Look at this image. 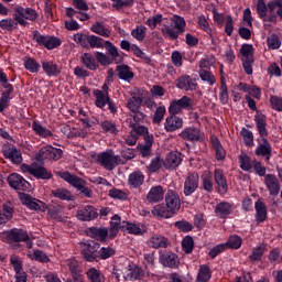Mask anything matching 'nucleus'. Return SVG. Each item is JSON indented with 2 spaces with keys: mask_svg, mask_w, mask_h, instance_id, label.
Masks as SVG:
<instances>
[{
  "mask_svg": "<svg viewBox=\"0 0 282 282\" xmlns=\"http://www.w3.org/2000/svg\"><path fill=\"white\" fill-rule=\"evenodd\" d=\"M256 128L260 135V139H257L258 147L254 151L257 158H264V162L270 164V159L272 158V144L268 140L270 132L268 131V120L265 115L257 112L254 118Z\"/></svg>",
  "mask_w": 282,
  "mask_h": 282,
  "instance_id": "1",
  "label": "nucleus"
},
{
  "mask_svg": "<svg viewBox=\"0 0 282 282\" xmlns=\"http://www.w3.org/2000/svg\"><path fill=\"white\" fill-rule=\"evenodd\" d=\"M58 175L61 180H64V182H67L69 186H73V188H75L79 195H83V197H87L88 199L94 197V191L87 186V181L80 178V176L72 174L67 171L59 172Z\"/></svg>",
  "mask_w": 282,
  "mask_h": 282,
  "instance_id": "2",
  "label": "nucleus"
},
{
  "mask_svg": "<svg viewBox=\"0 0 282 282\" xmlns=\"http://www.w3.org/2000/svg\"><path fill=\"white\" fill-rule=\"evenodd\" d=\"M73 41L84 50H105V40L98 35H87L85 33H75Z\"/></svg>",
  "mask_w": 282,
  "mask_h": 282,
  "instance_id": "3",
  "label": "nucleus"
},
{
  "mask_svg": "<svg viewBox=\"0 0 282 282\" xmlns=\"http://www.w3.org/2000/svg\"><path fill=\"white\" fill-rule=\"evenodd\" d=\"M13 19L19 25H22V28H28V25H30V22L28 21H36V19H39V13L30 7L24 8L17 6L13 8Z\"/></svg>",
  "mask_w": 282,
  "mask_h": 282,
  "instance_id": "4",
  "label": "nucleus"
},
{
  "mask_svg": "<svg viewBox=\"0 0 282 282\" xmlns=\"http://www.w3.org/2000/svg\"><path fill=\"white\" fill-rule=\"evenodd\" d=\"M32 40L40 45V47H45V50H56L63 45V41L50 34H41L37 30L32 31Z\"/></svg>",
  "mask_w": 282,
  "mask_h": 282,
  "instance_id": "5",
  "label": "nucleus"
},
{
  "mask_svg": "<svg viewBox=\"0 0 282 282\" xmlns=\"http://www.w3.org/2000/svg\"><path fill=\"white\" fill-rule=\"evenodd\" d=\"M185 32L186 20L180 15H176L174 19V29L170 25H166L164 29H162V33L165 35V39H169V41H177V39H180V36H182V34Z\"/></svg>",
  "mask_w": 282,
  "mask_h": 282,
  "instance_id": "6",
  "label": "nucleus"
},
{
  "mask_svg": "<svg viewBox=\"0 0 282 282\" xmlns=\"http://www.w3.org/2000/svg\"><path fill=\"white\" fill-rule=\"evenodd\" d=\"M61 158H63V150L53 145H45L35 154L36 162H45V160L58 162Z\"/></svg>",
  "mask_w": 282,
  "mask_h": 282,
  "instance_id": "7",
  "label": "nucleus"
},
{
  "mask_svg": "<svg viewBox=\"0 0 282 282\" xmlns=\"http://www.w3.org/2000/svg\"><path fill=\"white\" fill-rule=\"evenodd\" d=\"M97 160L107 171H113L117 164H120L121 162L120 155H115L113 150H106L105 152L99 153Z\"/></svg>",
  "mask_w": 282,
  "mask_h": 282,
  "instance_id": "8",
  "label": "nucleus"
},
{
  "mask_svg": "<svg viewBox=\"0 0 282 282\" xmlns=\"http://www.w3.org/2000/svg\"><path fill=\"white\" fill-rule=\"evenodd\" d=\"M199 188V174L193 172L187 174L183 185V195L184 197H193L195 192Z\"/></svg>",
  "mask_w": 282,
  "mask_h": 282,
  "instance_id": "9",
  "label": "nucleus"
},
{
  "mask_svg": "<svg viewBox=\"0 0 282 282\" xmlns=\"http://www.w3.org/2000/svg\"><path fill=\"white\" fill-rule=\"evenodd\" d=\"M174 85L176 89H181L182 91H197V78L191 77V75H181L174 80Z\"/></svg>",
  "mask_w": 282,
  "mask_h": 282,
  "instance_id": "10",
  "label": "nucleus"
},
{
  "mask_svg": "<svg viewBox=\"0 0 282 282\" xmlns=\"http://www.w3.org/2000/svg\"><path fill=\"white\" fill-rule=\"evenodd\" d=\"M7 182L13 191H30L32 188V184L28 182L21 174L11 173L7 177Z\"/></svg>",
  "mask_w": 282,
  "mask_h": 282,
  "instance_id": "11",
  "label": "nucleus"
},
{
  "mask_svg": "<svg viewBox=\"0 0 282 282\" xmlns=\"http://www.w3.org/2000/svg\"><path fill=\"white\" fill-rule=\"evenodd\" d=\"M84 248L82 249V256L85 261L89 263H94V261H98V250H100V243L91 240L88 242H83Z\"/></svg>",
  "mask_w": 282,
  "mask_h": 282,
  "instance_id": "12",
  "label": "nucleus"
},
{
  "mask_svg": "<svg viewBox=\"0 0 282 282\" xmlns=\"http://www.w3.org/2000/svg\"><path fill=\"white\" fill-rule=\"evenodd\" d=\"M182 109L187 111L193 110V99L188 96H183L181 99H174L169 107V113H181Z\"/></svg>",
  "mask_w": 282,
  "mask_h": 282,
  "instance_id": "13",
  "label": "nucleus"
},
{
  "mask_svg": "<svg viewBox=\"0 0 282 282\" xmlns=\"http://www.w3.org/2000/svg\"><path fill=\"white\" fill-rule=\"evenodd\" d=\"M178 135L182 140L187 142H199L204 140V132L196 127H187L181 131Z\"/></svg>",
  "mask_w": 282,
  "mask_h": 282,
  "instance_id": "14",
  "label": "nucleus"
},
{
  "mask_svg": "<svg viewBox=\"0 0 282 282\" xmlns=\"http://www.w3.org/2000/svg\"><path fill=\"white\" fill-rule=\"evenodd\" d=\"M159 261L164 268H171V270L180 268V258L171 251L161 252Z\"/></svg>",
  "mask_w": 282,
  "mask_h": 282,
  "instance_id": "15",
  "label": "nucleus"
},
{
  "mask_svg": "<svg viewBox=\"0 0 282 282\" xmlns=\"http://www.w3.org/2000/svg\"><path fill=\"white\" fill-rule=\"evenodd\" d=\"M184 127V119L177 113H170L169 117H166L164 122V129L166 133H173V131H177V129H182Z\"/></svg>",
  "mask_w": 282,
  "mask_h": 282,
  "instance_id": "16",
  "label": "nucleus"
},
{
  "mask_svg": "<svg viewBox=\"0 0 282 282\" xmlns=\"http://www.w3.org/2000/svg\"><path fill=\"white\" fill-rule=\"evenodd\" d=\"M144 276V270L140 268L138 264L131 263L127 267L123 279L124 281H142Z\"/></svg>",
  "mask_w": 282,
  "mask_h": 282,
  "instance_id": "17",
  "label": "nucleus"
},
{
  "mask_svg": "<svg viewBox=\"0 0 282 282\" xmlns=\"http://www.w3.org/2000/svg\"><path fill=\"white\" fill-rule=\"evenodd\" d=\"M86 235L87 237H90V239H95V241L105 243L109 237V229L106 227H88L86 229Z\"/></svg>",
  "mask_w": 282,
  "mask_h": 282,
  "instance_id": "18",
  "label": "nucleus"
},
{
  "mask_svg": "<svg viewBox=\"0 0 282 282\" xmlns=\"http://www.w3.org/2000/svg\"><path fill=\"white\" fill-rule=\"evenodd\" d=\"M76 217L79 221H94V219H98V209L91 205H86L77 210Z\"/></svg>",
  "mask_w": 282,
  "mask_h": 282,
  "instance_id": "19",
  "label": "nucleus"
},
{
  "mask_svg": "<svg viewBox=\"0 0 282 282\" xmlns=\"http://www.w3.org/2000/svg\"><path fill=\"white\" fill-rule=\"evenodd\" d=\"M214 180L217 185V193L219 195L228 194V180L226 178V174H224V170L216 169L214 171Z\"/></svg>",
  "mask_w": 282,
  "mask_h": 282,
  "instance_id": "20",
  "label": "nucleus"
},
{
  "mask_svg": "<svg viewBox=\"0 0 282 282\" xmlns=\"http://www.w3.org/2000/svg\"><path fill=\"white\" fill-rule=\"evenodd\" d=\"M165 206L175 215L182 206L180 195L173 189H169L165 195Z\"/></svg>",
  "mask_w": 282,
  "mask_h": 282,
  "instance_id": "21",
  "label": "nucleus"
},
{
  "mask_svg": "<svg viewBox=\"0 0 282 282\" xmlns=\"http://www.w3.org/2000/svg\"><path fill=\"white\" fill-rule=\"evenodd\" d=\"M184 159L182 158V152L180 151H172L166 155V159L164 161V167L167 171H175L182 164V161Z\"/></svg>",
  "mask_w": 282,
  "mask_h": 282,
  "instance_id": "22",
  "label": "nucleus"
},
{
  "mask_svg": "<svg viewBox=\"0 0 282 282\" xmlns=\"http://www.w3.org/2000/svg\"><path fill=\"white\" fill-rule=\"evenodd\" d=\"M264 185L272 197H276L281 193V182L274 174H267L264 178Z\"/></svg>",
  "mask_w": 282,
  "mask_h": 282,
  "instance_id": "23",
  "label": "nucleus"
},
{
  "mask_svg": "<svg viewBox=\"0 0 282 282\" xmlns=\"http://www.w3.org/2000/svg\"><path fill=\"white\" fill-rule=\"evenodd\" d=\"M7 239L11 243H21L23 241H28L30 239V235L24 229L12 228L7 232Z\"/></svg>",
  "mask_w": 282,
  "mask_h": 282,
  "instance_id": "24",
  "label": "nucleus"
},
{
  "mask_svg": "<svg viewBox=\"0 0 282 282\" xmlns=\"http://www.w3.org/2000/svg\"><path fill=\"white\" fill-rule=\"evenodd\" d=\"M2 153L6 160H10L12 164H21L23 162V156L21 155V151L17 149V147H4L2 149Z\"/></svg>",
  "mask_w": 282,
  "mask_h": 282,
  "instance_id": "25",
  "label": "nucleus"
},
{
  "mask_svg": "<svg viewBox=\"0 0 282 282\" xmlns=\"http://www.w3.org/2000/svg\"><path fill=\"white\" fill-rule=\"evenodd\" d=\"M145 199L148 204H160L164 199V188L162 185L152 186L148 192Z\"/></svg>",
  "mask_w": 282,
  "mask_h": 282,
  "instance_id": "26",
  "label": "nucleus"
},
{
  "mask_svg": "<svg viewBox=\"0 0 282 282\" xmlns=\"http://www.w3.org/2000/svg\"><path fill=\"white\" fill-rule=\"evenodd\" d=\"M254 210H256V215H254L256 223L258 225L263 224V221L268 219V206H265V203L263 202V199L259 198L254 203Z\"/></svg>",
  "mask_w": 282,
  "mask_h": 282,
  "instance_id": "27",
  "label": "nucleus"
},
{
  "mask_svg": "<svg viewBox=\"0 0 282 282\" xmlns=\"http://www.w3.org/2000/svg\"><path fill=\"white\" fill-rule=\"evenodd\" d=\"M117 76L119 80H124L126 83H131L135 74L131 69V66L127 64H121L116 67Z\"/></svg>",
  "mask_w": 282,
  "mask_h": 282,
  "instance_id": "28",
  "label": "nucleus"
},
{
  "mask_svg": "<svg viewBox=\"0 0 282 282\" xmlns=\"http://www.w3.org/2000/svg\"><path fill=\"white\" fill-rule=\"evenodd\" d=\"M80 63L90 72H97V69H100V65L97 63L96 57L91 53H83L80 56Z\"/></svg>",
  "mask_w": 282,
  "mask_h": 282,
  "instance_id": "29",
  "label": "nucleus"
},
{
  "mask_svg": "<svg viewBox=\"0 0 282 282\" xmlns=\"http://www.w3.org/2000/svg\"><path fill=\"white\" fill-rule=\"evenodd\" d=\"M21 202L29 210H43L45 208L43 202L32 197L30 194H24Z\"/></svg>",
  "mask_w": 282,
  "mask_h": 282,
  "instance_id": "30",
  "label": "nucleus"
},
{
  "mask_svg": "<svg viewBox=\"0 0 282 282\" xmlns=\"http://www.w3.org/2000/svg\"><path fill=\"white\" fill-rule=\"evenodd\" d=\"M42 69L46 76L50 77H57L61 75V67L54 61H43L42 62Z\"/></svg>",
  "mask_w": 282,
  "mask_h": 282,
  "instance_id": "31",
  "label": "nucleus"
},
{
  "mask_svg": "<svg viewBox=\"0 0 282 282\" xmlns=\"http://www.w3.org/2000/svg\"><path fill=\"white\" fill-rule=\"evenodd\" d=\"M51 195L55 197L56 199H61L62 202H74L76 199V196L69 192V189L65 187H57L53 191H51Z\"/></svg>",
  "mask_w": 282,
  "mask_h": 282,
  "instance_id": "32",
  "label": "nucleus"
},
{
  "mask_svg": "<svg viewBox=\"0 0 282 282\" xmlns=\"http://www.w3.org/2000/svg\"><path fill=\"white\" fill-rule=\"evenodd\" d=\"M104 47L111 57V61H115L116 63H122V54L118 52V47L111 43V41H105L104 42Z\"/></svg>",
  "mask_w": 282,
  "mask_h": 282,
  "instance_id": "33",
  "label": "nucleus"
},
{
  "mask_svg": "<svg viewBox=\"0 0 282 282\" xmlns=\"http://www.w3.org/2000/svg\"><path fill=\"white\" fill-rule=\"evenodd\" d=\"M94 96L96 98L95 105L96 107H98V109H105V107L107 106V102L111 99L109 97L108 91H102L100 89H95Z\"/></svg>",
  "mask_w": 282,
  "mask_h": 282,
  "instance_id": "34",
  "label": "nucleus"
},
{
  "mask_svg": "<svg viewBox=\"0 0 282 282\" xmlns=\"http://www.w3.org/2000/svg\"><path fill=\"white\" fill-rule=\"evenodd\" d=\"M230 213H232V204L228 202H220L215 207V214L217 217H220V219H226Z\"/></svg>",
  "mask_w": 282,
  "mask_h": 282,
  "instance_id": "35",
  "label": "nucleus"
},
{
  "mask_svg": "<svg viewBox=\"0 0 282 282\" xmlns=\"http://www.w3.org/2000/svg\"><path fill=\"white\" fill-rule=\"evenodd\" d=\"M120 230L122 232H128V235H137V236L144 235V232H142V229L140 228V225L131 221H122L120 226Z\"/></svg>",
  "mask_w": 282,
  "mask_h": 282,
  "instance_id": "36",
  "label": "nucleus"
},
{
  "mask_svg": "<svg viewBox=\"0 0 282 282\" xmlns=\"http://www.w3.org/2000/svg\"><path fill=\"white\" fill-rule=\"evenodd\" d=\"M126 107L129 111L137 112L142 107V96L132 93L131 98H128L127 100Z\"/></svg>",
  "mask_w": 282,
  "mask_h": 282,
  "instance_id": "37",
  "label": "nucleus"
},
{
  "mask_svg": "<svg viewBox=\"0 0 282 282\" xmlns=\"http://www.w3.org/2000/svg\"><path fill=\"white\" fill-rule=\"evenodd\" d=\"M128 184L131 188H140L144 184V174L142 172H132L128 177Z\"/></svg>",
  "mask_w": 282,
  "mask_h": 282,
  "instance_id": "38",
  "label": "nucleus"
},
{
  "mask_svg": "<svg viewBox=\"0 0 282 282\" xmlns=\"http://www.w3.org/2000/svg\"><path fill=\"white\" fill-rule=\"evenodd\" d=\"M152 215H154V217H163L164 219H171V217H173V215H175L173 212H171L167 206L164 205H156L152 208L151 210Z\"/></svg>",
  "mask_w": 282,
  "mask_h": 282,
  "instance_id": "39",
  "label": "nucleus"
},
{
  "mask_svg": "<svg viewBox=\"0 0 282 282\" xmlns=\"http://www.w3.org/2000/svg\"><path fill=\"white\" fill-rule=\"evenodd\" d=\"M149 246L151 248H155L156 250L160 248H169V239L164 236L154 235L149 240Z\"/></svg>",
  "mask_w": 282,
  "mask_h": 282,
  "instance_id": "40",
  "label": "nucleus"
},
{
  "mask_svg": "<svg viewBox=\"0 0 282 282\" xmlns=\"http://www.w3.org/2000/svg\"><path fill=\"white\" fill-rule=\"evenodd\" d=\"M32 131H34L35 135H39L40 138H52V135H54L50 129L43 127L39 121L32 122Z\"/></svg>",
  "mask_w": 282,
  "mask_h": 282,
  "instance_id": "41",
  "label": "nucleus"
},
{
  "mask_svg": "<svg viewBox=\"0 0 282 282\" xmlns=\"http://www.w3.org/2000/svg\"><path fill=\"white\" fill-rule=\"evenodd\" d=\"M88 282H105L106 278L102 272L96 268H90L86 271Z\"/></svg>",
  "mask_w": 282,
  "mask_h": 282,
  "instance_id": "42",
  "label": "nucleus"
},
{
  "mask_svg": "<svg viewBox=\"0 0 282 282\" xmlns=\"http://www.w3.org/2000/svg\"><path fill=\"white\" fill-rule=\"evenodd\" d=\"M2 217L4 219V224L11 221L12 217H14V203L7 200L2 204Z\"/></svg>",
  "mask_w": 282,
  "mask_h": 282,
  "instance_id": "43",
  "label": "nucleus"
},
{
  "mask_svg": "<svg viewBox=\"0 0 282 282\" xmlns=\"http://www.w3.org/2000/svg\"><path fill=\"white\" fill-rule=\"evenodd\" d=\"M265 250L268 247L263 243L258 245L256 248L252 249L251 254L249 256V260L254 263L257 261H261L263 259V254H265Z\"/></svg>",
  "mask_w": 282,
  "mask_h": 282,
  "instance_id": "44",
  "label": "nucleus"
},
{
  "mask_svg": "<svg viewBox=\"0 0 282 282\" xmlns=\"http://www.w3.org/2000/svg\"><path fill=\"white\" fill-rule=\"evenodd\" d=\"M24 68L26 72H30L31 74H39L41 72V64L36 62L33 57H24Z\"/></svg>",
  "mask_w": 282,
  "mask_h": 282,
  "instance_id": "45",
  "label": "nucleus"
},
{
  "mask_svg": "<svg viewBox=\"0 0 282 282\" xmlns=\"http://www.w3.org/2000/svg\"><path fill=\"white\" fill-rule=\"evenodd\" d=\"M12 94H14V91L3 90L1 93L0 113H3L6 111V109H8V107H10V101L14 98V96H12Z\"/></svg>",
  "mask_w": 282,
  "mask_h": 282,
  "instance_id": "46",
  "label": "nucleus"
},
{
  "mask_svg": "<svg viewBox=\"0 0 282 282\" xmlns=\"http://www.w3.org/2000/svg\"><path fill=\"white\" fill-rule=\"evenodd\" d=\"M90 32H94V34H98L99 36H104V39H109V36H111V31L105 28L101 22H95L90 26Z\"/></svg>",
  "mask_w": 282,
  "mask_h": 282,
  "instance_id": "47",
  "label": "nucleus"
},
{
  "mask_svg": "<svg viewBox=\"0 0 282 282\" xmlns=\"http://www.w3.org/2000/svg\"><path fill=\"white\" fill-rule=\"evenodd\" d=\"M241 243H243V239L239 235L229 236L228 240L224 243L226 249L230 248L231 250H239L241 248Z\"/></svg>",
  "mask_w": 282,
  "mask_h": 282,
  "instance_id": "48",
  "label": "nucleus"
},
{
  "mask_svg": "<svg viewBox=\"0 0 282 282\" xmlns=\"http://www.w3.org/2000/svg\"><path fill=\"white\" fill-rule=\"evenodd\" d=\"M31 175L36 177V180H52L53 177L52 172H48L44 166L34 167V170L31 172Z\"/></svg>",
  "mask_w": 282,
  "mask_h": 282,
  "instance_id": "49",
  "label": "nucleus"
},
{
  "mask_svg": "<svg viewBox=\"0 0 282 282\" xmlns=\"http://www.w3.org/2000/svg\"><path fill=\"white\" fill-rule=\"evenodd\" d=\"M212 276H213V274L210 272V267H208L206 264H202L199 267L196 281L197 282H209Z\"/></svg>",
  "mask_w": 282,
  "mask_h": 282,
  "instance_id": "50",
  "label": "nucleus"
},
{
  "mask_svg": "<svg viewBox=\"0 0 282 282\" xmlns=\"http://www.w3.org/2000/svg\"><path fill=\"white\" fill-rule=\"evenodd\" d=\"M137 58H141L145 65H151L153 63V59L147 53H144L142 50H140V46L138 44H132V48L130 50Z\"/></svg>",
  "mask_w": 282,
  "mask_h": 282,
  "instance_id": "51",
  "label": "nucleus"
},
{
  "mask_svg": "<svg viewBox=\"0 0 282 282\" xmlns=\"http://www.w3.org/2000/svg\"><path fill=\"white\" fill-rule=\"evenodd\" d=\"M19 28V22L17 20L7 18L0 20V29L6 30L7 32H14Z\"/></svg>",
  "mask_w": 282,
  "mask_h": 282,
  "instance_id": "52",
  "label": "nucleus"
},
{
  "mask_svg": "<svg viewBox=\"0 0 282 282\" xmlns=\"http://www.w3.org/2000/svg\"><path fill=\"white\" fill-rule=\"evenodd\" d=\"M181 246L185 254H192L195 248V240L191 236H185L181 242Z\"/></svg>",
  "mask_w": 282,
  "mask_h": 282,
  "instance_id": "53",
  "label": "nucleus"
},
{
  "mask_svg": "<svg viewBox=\"0 0 282 282\" xmlns=\"http://www.w3.org/2000/svg\"><path fill=\"white\" fill-rule=\"evenodd\" d=\"M219 100L221 105H228V86L226 85V77H220V93Z\"/></svg>",
  "mask_w": 282,
  "mask_h": 282,
  "instance_id": "54",
  "label": "nucleus"
},
{
  "mask_svg": "<svg viewBox=\"0 0 282 282\" xmlns=\"http://www.w3.org/2000/svg\"><path fill=\"white\" fill-rule=\"evenodd\" d=\"M240 135L246 147H254V133H252V131L241 128Z\"/></svg>",
  "mask_w": 282,
  "mask_h": 282,
  "instance_id": "55",
  "label": "nucleus"
},
{
  "mask_svg": "<svg viewBox=\"0 0 282 282\" xmlns=\"http://www.w3.org/2000/svg\"><path fill=\"white\" fill-rule=\"evenodd\" d=\"M238 160L240 162V169L241 171H251L252 170V166H253V163L251 162L250 160V156L246 153H241L239 156H238Z\"/></svg>",
  "mask_w": 282,
  "mask_h": 282,
  "instance_id": "56",
  "label": "nucleus"
},
{
  "mask_svg": "<svg viewBox=\"0 0 282 282\" xmlns=\"http://www.w3.org/2000/svg\"><path fill=\"white\" fill-rule=\"evenodd\" d=\"M198 76L200 80H203V83H208V85H210L212 87L213 85H215V83H217V78H215V75L206 69H200L198 72Z\"/></svg>",
  "mask_w": 282,
  "mask_h": 282,
  "instance_id": "57",
  "label": "nucleus"
},
{
  "mask_svg": "<svg viewBox=\"0 0 282 282\" xmlns=\"http://www.w3.org/2000/svg\"><path fill=\"white\" fill-rule=\"evenodd\" d=\"M95 61H97L98 65H101V67H107V65L113 63V59L107 56V54L98 51L95 52Z\"/></svg>",
  "mask_w": 282,
  "mask_h": 282,
  "instance_id": "58",
  "label": "nucleus"
},
{
  "mask_svg": "<svg viewBox=\"0 0 282 282\" xmlns=\"http://www.w3.org/2000/svg\"><path fill=\"white\" fill-rule=\"evenodd\" d=\"M131 36L137 41H144V37L147 36V26L137 25L135 29L131 31Z\"/></svg>",
  "mask_w": 282,
  "mask_h": 282,
  "instance_id": "59",
  "label": "nucleus"
},
{
  "mask_svg": "<svg viewBox=\"0 0 282 282\" xmlns=\"http://www.w3.org/2000/svg\"><path fill=\"white\" fill-rule=\"evenodd\" d=\"M116 254V250L111 247H102L98 251V261H107V259H110V257H113Z\"/></svg>",
  "mask_w": 282,
  "mask_h": 282,
  "instance_id": "60",
  "label": "nucleus"
},
{
  "mask_svg": "<svg viewBox=\"0 0 282 282\" xmlns=\"http://www.w3.org/2000/svg\"><path fill=\"white\" fill-rule=\"evenodd\" d=\"M267 45L269 50H279L281 47V37L276 33L271 34L267 37Z\"/></svg>",
  "mask_w": 282,
  "mask_h": 282,
  "instance_id": "61",
  "label": "nucleus"
},
{
  "mask_svg": "<svg viewBox=\"0 0 282 282\" xmlns=\"http://www.w3.org/2000/svg\"><path fill=\"white\" fill-rule=\"evenodd\" d=\"M109 197L112 199H120L121 202H127V199H129V195L124 191L116 187L109 191Z\"/></svg>",
  "mask_w": 282,
  "mask_h": 282,
  "instance_id": "62",
  "label": "nucleus"
},
{
  "mask_svg": "<svg viewBox=\"0 0 282 282\" xmlns=\"http://www.w3.org/2000/svg\"><path fill=\"white\" fill-rule=\"evenodd\" d=\"M242 59L254 58V46L252 44H242L240 48Z\"/></svg>",
  "mask_w": 282,
  "mask_h": 282,
  "instance_id": "63",
  "label": "nucleus"
},
{
  "mask_svg": "<svg viewBox=\"0 0 282 282\" xmlns=\"http://www.w3.org/2000/svg\"><path fill=\"white\" fill-rule=\"evenodd\" d=\"M256 11L259 19H265L268 17V4H265V0L257 1Z\"/></svg>",
  "mask_w": 282,
  "mask_h": 282,
  "instance_id": "64",
  "label": "nucleus"
}]
</instances>
